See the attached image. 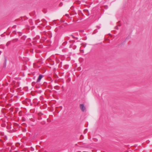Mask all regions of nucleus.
Listing matches in <instances>:
<instances>
[{
  "instance_id": "7ed1b4c3",
  "label": "nucleus",
  "mask_w": 152,
  "mask_h": 152,
  "mask_svg": "<svg viewBox=\"0 0 152 152\" xmlns=\"http://www.w3.org/2000/svg\"><path fill=\"white\" fill-rule=\"evenodd\" d=\"M19 114H21V113H20V112L19 113Z\"/></svg>"
},
{
  "instance_id": "20e7f679",
  "label": "nucleus",
  "mask_w": 152,
  "mask_h": 152,
  "mask_svg": "<svg viewBox=\"0 0 152 152\" xmlns=\"http://www.w3.org/2000/svg\"><path fill=\"white\" fill-rule=\"evenodd\" d=\"M19 114H21V113H20V112L19 113Z\"/></svg>"
},
{
  "instance_id": "f257e3e1",
  "label": "nucleus",
  "mask_w": 152,
  "mask_h": 152,
  "mask_svg": "<svg viewBox=\"0 0 152 152\" xmlns=\"http://www.w3.org/2000/svg\"><path fill=\"white\" fill-rule=\"evenodd\" d=\"M80 108L83 111H84L85 109L83 104H80Z\"/></svg>"
},
{
  "instance_id": "f03ea898",
  "label": "nucleus",
  "mask_w": 152,
  "mask_h": 152,
  "mask_svg": "<svg viewBox=\"0 0 152 152\" xmlns=\"http://www.w3.org/2000/svg\"><path fill=\"white\" fill-rule=\"evenodd\" d=\"M42 77V75H39L37 80V82H39L40 80Z\"/></svg>"
}]
</instances>
